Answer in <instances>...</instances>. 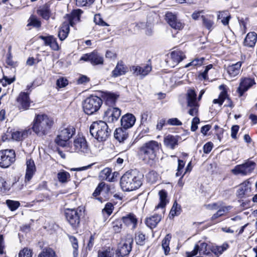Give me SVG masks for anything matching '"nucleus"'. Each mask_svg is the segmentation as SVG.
<instances>
[{"label": "nucleus", "mask_w": 257, "mask_h": 257, "mask_svg": "<svg viewBox=\"0 0 257 257\" xmlns=\"http://www.w3.org/2000/svg\"><path fill=\"white\" fill-rule=\"evenodd\" d=\"M219 88L221 90L219 97L217 99H214L213 102L215 104L218 103L219 106H221L227 98V88L226 85L222 84L219 86Z\"/></svg>", "instance_id": "nucleus-33"}, {"label": "nucleus", "mask_w": 257, "mask_h": 257, "mask_svg": "<svg viewBox=\"0 0 257 257\" xmlns=\"http://www.w3.org/2000/svg\"><path fill=\"white\" fill-rule=\"evenodd\" d=\"M231 207L230 206H223L221 204L219 206V208L217 209V211L211 217V219L214 220L217 218L224 215L225 214L228 212L230 210Z\"/></svg>", "instance_id": "nucleus-37"}, {"label": "nucleus", "mask_w": 257, "mask_h": 257, "mask_svg": "<svg viewBox=\"0 0 257 257\" xmlns=\"http://www.w3.org/2000/svg\"><path fill=\"white\" fill-rule=\"evenodd\" d=\"M250 186L249 182H244L240 184L237 190V196L239 198H242V196L250 192Z\"/></svg>", "instance_id": "nucleus-39"}, {"label": "nucleus", "mask_w": 257, "mask_h": 257, "mask_svg": "<svg viewBox=\"0 0 257 257\" xmlns=\"http://www.w3.org/2000/svg\"><path fill=\"white\" fill-rule=\"evenodd\" d=\"M113 208V204L111 203L108 202L105 204L103 211L107 214L110 215L112 213Z\"/></svg>", "instance_id": "nucleus-62"}, {"label": "nucleus", "mask_w": 257, "mask_h": 257, "mask_svg": "<svg viewBox=\"0 0 257 257\" xmlns=\"http://www.w3.org/2000/svg\"><path fill=\"white\" fill-rule=\"evenodd\" d=\"M167 123L172 125H181L182 124V122L177 118L169 119Z\"/></svg>", "instance_id": "nucleus-64"}, {"label": "nucleus", "mask_w": 257, "mask_h": 257, "mask_svg": "<svg viewBox=\"0 0 257 257\" xmlns=\"http://www.w3.org/2000/svg\"><path fill=\"white\" fill-rule=\"evenodd\" d=\"M255 165L254 162L248 160L242 164L236 165L232 170V172L234 175H248L254 169Z\"/></svg>", "instance_id": "nucleus-11"}, {"label": "nucleus", "mask_w": 257, "mask_h": 257, "mask_svg": "<svg viewBox=\"0 0 257 257\" xmlns=\"http://www.w3.org/2000/svg\"><path fill=\"white\" fill-rule=\"evenodd\" d=\"M7 204L12 211L16 210L20 206L19 202L12 200H7Z\"/></svg>", "instance_id": "nucleus-57"}, {"label": "nucleus", "mask_w": 257, "mask_h": 257, "mask_svg": "<svg viewBox=\"0 0 257 257\" xmlns=\"http://www.w3.org/2000/svg\"><path fill=\"white\" fill-rule=\"evenodd\" d=\"M94 21L95 22L96 24L100 25L101 26H108L106 23L103 21V20L100 17V16L99 15H96L94 16Z\"/></svg>", "instance_id": "nucleus-60"}, {"label": "nucleus", "mask_w": 257, "mask_h": 257, "mask_svg": "<svg viewBox=\"0 0 257 257\" xmlns=\"http://www.w3.org/2000/svg\"><path fill=\"white\" fill-rule=\"evenodd\" d=\"M171 235L170 234H167L162 241V246L164 249L165 254H168L170 250L169 244Z\"/></svg>", "instance_id": "nucleus-44"}, {"label": "nucleus", "mask_w": 257, "mask_h": 257, "mask_svg": "<svg viewBox=\"0 0 257 257\" xmlns=\"http://www.w3.org/2000/svg\"><path fill=\"white\" fill-rule=\"evenodd\" d=\"M83 13V11L80 9L73 10L70 14L67 15V22L69 25L73 26L75 23L78 22L80 20L81 15Z\"/></svg>", "instance_id": "nucleus-24"}, {"label": "nucleus", "mask_w": 257, "mask_h": 257, "mask_svg": "<svg viewBox=\"0 0 257 257\" xmlns=\"http://www.w3.org/2000/svg\"><path fill=\"white\" fill-rule=\"evenodd\" d=\"M80 60L89 62L93 65L103 64V57L96 51L83 55L81 57Z\"/></svg>", "instance_id": "nucleus-12"}, {"label": "nucleus", "mask_w": 257, "mask_h": 257, "mask_svg": "<svg viewBox=\"0 0 257 257\" xmlns=\"http://www.w3.org/2000/svg\"><path fill=\"white\" fill-rule=\"evenodd\" d=\"M40 39L43 40L45 46H49L53 51H59L60 47L58 45L57 39L53 36H40Z\"/></svg>", "instance_id": "nucleus-20"}, {"label": "nucleus", "mask_w": 257, "mask_h": 257, "mask_svg": "<svg viewBox=\"0 0 257 257\" xmlns=\"http://www.w3.org/2000/svg\"><path fill=\"white\" fill-rule=\"evenodd\" d=\"M213 144L211 142H208L204 145L203 151L205 154L209 153L213 148Z\"/></svg>", "instance_id": "nucleus-63"}, {"label": "nucleus", "mask_w": 257, "mask_h": 257, "mask_svg": "<svg viewBox=\"0 0 257 257\" xmlns=\"http://www.w3.org/2000/svg\"><path fill=\"white\" fill-rule=\"evenodd\" d=\"M213 67V65L212 64H209L205 67V70L203 72H201L198 77L200 79H202L204 80L207 79L208 78L207 74L209 70H211Z\"/></svg>", "instance_id": "nucleus-56"}, {"label": "nucleus", "mask_w": 257, "mask_h": 257, "mask_svg": "<svg viewBox=\"0 0 257 257\" xmlns=\"http://www.w3.org/2000/svg\"><path fill=\"white\" fill-rule=\"evenodd\" d=\"M103 98L106 105L109 107H113L116 102L117 96L114 93L106 92L103 95Z\"/></svg>", "instance_id": "nucleus-35"}, {"label": "nucleus", "mask_w": 257, "mask_h": 257, "mask_svg": "<svg viewBox=\"0 0 257 257\" xmlns=\"http://www.w3.org/2000/svg\"><path fill=\"white\" fill-rule=\"evenodd\" d=\"M89 130L92 136L99 142L105 141L110 133L107 123L102 120L93 122Z\"/></svg>", "instance_id": "nucleus-4"}, {"label": "nucleus", "mask_w": 257, "mask_h": 257, "mask_svg": "<svg viewBox=\"0 0 257 257\" xmlns=\"http://www.w3.org/2000/svg\"><path fill=\"white\" fill-rule=\"evenodd\" d=\"M98 257H119L117 250L112 248L108 247L99 250Z\"/></svg>", "instance_id": "nucleus-31"}, {"label": "nucleus", "mask_w": 257, "mask_h": 257, "mask_svg": "<svg viewBox=\"0 0 257 257\" xmlns=\"http://www.w3.org/2000/svg\"><path fill=\"white\" fill-rule=\"evenodd\" d=\"M10 188V186L8 185L5 179L2 177H0V192L4 193L9 190Z\"/></svg>", "instance_id": "nucleus-55"}, {"label": "nucleus", "mask_w": 257, "mask_h": 257, "mask_svg": "<svg viewBox=\"0 0 257 257\" xmlns=\"http://www.w3.org/2000/svg\"><path fill=\"white\" fill-rule=\"evenodd\" d=\"M28 26H32L36 28L41 26V22L35 16H31L28 20Z\"/></svg>", "instance_id": "nucleus-53"}, {"label": "nucleus", "mask_w": 257, "mask_h": 257, "mask_svg": "<svg viewBox=\"0 0 257 257\" xmlns=\"http://www.w3.org/2000/svg\"><path fill=\"white\" fill-rule=\"evenodd\" d=\"M56 84L59 88L64 87L68 84V80L63 77L60 78L57 80Z\"/></svg>", "instance_id": "nucleus-61"}, {"label": "nucleus", "mask_w": 257, "mask_h": 257, "mask_svg": "<svg viewBox=\"0 0 257 257\" xmlns=\"http://www.w3.org/2000/svg\"><path fill=\"white\" fill-rule=\"evenodd\" d=\"M127 71V67L124 64L122 61H119L117 62L114 70L112 71V76L117 77L124 75Z\"/></svg>", "instance_id": "nucleus-27"}, {"label": "nucleus", "mask_w": 257, "mask_h": 257, "mask_svg": "<svg viewBox=\"0 0 257 257\" xmlns=\"http://www.w3.org/2000/svg\"><path fill=\"white\" fill-rule=\"evenodd\" d=\"M188 106L191 107L188 113L191 116H195L198 113L199 105L197 102L196 93L193 89L188 90L187 94Z\"/></svg>", "instance_id": "nucleus-10"}, {"label": "nucleus", "mask_w": 257, "mask_h": 257, "mask_svg": "<svg viewBox=\"0 0 257 257\" xmlns=\"http://www.w3.org/2000/svg\"><path fill=\"white\" fill-rule=\"evenodd\" d=\"M57 177L59 182L66 183L70 180V175L68 172L61 170L57 173Z\"/></svg>", "instance_id": "nucleus-40"}, {"label": "nucleus", "mask_w": 257, "mask_h": 257, "mask_svg": "<svg viewBox=\"0 0 257 257\" xmlns=\"http://www.w3.org/2000/svg\"><path fill=\"white\" fill-rule=\"evenodd\" d=\"M257 41V34L254 32L248 33L244 40V45L248 47H253Z\"/></svg>", "instance_id": "nucleus-29"}, {"label": "nucleus", "mask_w": 257, "mask_h": 257, "mask_svg": "<svg viewBox=\"0 0 257 257\" xmlns=\"http://www.w3.org/2000/svg\"><path fill=\"white\" fill-rule=\"evenodd\" d=\"M111 174V170L109 168H106L101 171L100 176L103 180L110 181L112 180Z\"/></svg>", "instance_id": "nucleus-46"}, {"label": "nucleus", "mask_w": 257, "mask_h": 257, "mask_svg": "<svg viewBox=\"0 0 257 257\" xmlns=\"http://www.w3.org/2000/svg\"><path fill=\"white\" fill-rule=\"evenodd\" d=\"M178 137L172 135H168L164 138V143L168 148L174 149L178 145Z\"/></svg>", "instance_id": "nucleus-30"}, {"label": "nucleus", "mask_w": 257, "mask_h": 257, "mask_svg": "<svg viewBox=\"0 0 257 257\" xmlns=\"http://www.w3.org/2000/svg\"><path fill=\"white\" fill-rule=\"evenodd\" d=\"M114 136L119 142H122L127 138L128 134L127 130L119 127L116 129Z\"/></svg>", "instance_id": "nucleus-34"}, {"label": "nucleus", "mask_w": 257, "mask_h": 257, "mask_svg": "<svg viewBox=\"0 0 257 257\" xmlns=\"http://www.w3.org/2000/svg\"><path fill=\"white\" fill-rule=\"evenodd\" d=\"M16 160V154L14 150L6 149L0 151V167L8 168Z\"/></svg>", "instance_id": "nucleus-8"}, {"label": "nucleus", "mask_w": 257, "mask_h": 257, "mask_svg": "<svg viewBox=\"0 0 257 257\" xmlns=\"http://www.w3.org/2000/svg\"><path fill=\"white\" fill-rule=\"evenodd\" d=\"M210 250L206 243L201 242L196 244L192 251L187 253V257H192L196 255L198 252L200 254L209 255L210 253Z\"/></svg>", "instance_id": "nucleus-17"}, {"label": "nucleus", "mask_w": 257, "mask_h": 257, "mask_svg": "<svg viewBox=\"0 0 257 257\" xmlns=\"http://www.w3.org/2000/svg\"><path fill=\"white\" fill-rule=\"evenodd\" d=\"M75 133V128L72 126L62 127L60 128L55 143L59 146L64 147L69 144V140Z\"/></svg>", "instance_id": "nucleus-5"}, {"label": "nucleus", "mask_w": 257, "mask_h": 257, "mask_svg": "<svg viewBox=\"0 0 257 257\" xmlns=\"http://www.w3.org/2000/svg\"><path fill=\"white\" fill-rule=\"evenodd\" d=\"M121 114V110L117 107H109L104 112V118L108 122L117 121Z\"/></svg>", "instance_id": "nucleus-14"}, {"label": "nucleus", "mask_w": 257, "mask_h": 257, "mask_svg": "<svg viewBox=\"0 0 257 257\" xmlns=\"http://www.w3.org/2000/svg\"><path fill=\"white\" fill-rule=\"evenodd\" d=\"M105 184L103 182L100 183L96 189L95 190L94 192L93 193V196L94 197H96L98 196L101 191H102L103 189H105Z\"/></svg>", "instance_id": "nucleus-59"}, {"label": "nucleus", "mask_w": 257, "mask_h": 257, "mask_svg": "<svg viewBox=\"0 0 257 257\" xmlns=\"http://www.w3.org/2000/svg\"><path fill=\"white\" fill-rule=\"evenodd\" d=\"M166 20L169 25L175 30H181L184 24L177 19L176 16L172 13L168 12L166 14Z\"/></svg>", "instance_id": "nucleus-18"}, {"label": "nucleus", "mask_w": 257, "mask_h": 257, "mask_svg": "<svg viewBox=\"0 0 257 257\" xmlns=\"http://www.w3.org/2000/svg\"><path fill=\"white\" fill-rule=\"evenodd\" d=\"M32 250L28 247H25L22 249L19 254V257H32Z\"/></svg>", "instance_id": "nucleus-54"}, {"label": "nucleus", "mask_w": 257, "mask_h": 257, "mask_svg": "<svg viewBox=\"0 0 257 257\" xmlns=\"http://www.w3.org/2000/svg\"><path fill=\"white\" fill-rule=\"evenodd\" d=\"M95 0H75V5L79 7H89L91 6Z\"/></svg>", "instance_id": "nucleus-50"}, {"label": "nucleus", "mask_w": 257, "mask_h": 257, "mask_svg": "<svg viewBox=\"0 0 257 257\" xmlns=\"http://www.w3.org/2000/svg\"><path fill=\"white\" fill-rule=\"evenodd\" d=\"M161 145L157 142L152 141L146 143L140 149L141 155L147 164L152 165L156 158Z\"/></svg>", "instance_id": "nucleus-3"}, {"label": "nucleus", "mask_w": 257, "mask_h": 257, "mask_svg": "<svg viewBox=\"0 0 257 257\" xmlns=\"http://www.w3.org/2000/svg\"><path fill=\"white\" fill-rule=\"evenodd\" d=\"M170 58L173 62L172 66L174 67L185 58V55L182 51L176 50L171 53Z\"/></svg>", "instance_id": "nucleus-28"}, {"label": "nucleus", "mask_w": 257, "mask_h": 257, "mask_svg": "<svg viewBox=\"0 0 257 257\" xmlns=\"http://www.w3.org/2000/svg\"><path fill=\"white\" fill-rule=\"evenodd\" d=\"M26 165L27 169L25 175V180L29 181L34 175L36 169L34 162L31 159H27Z\"/></svg>", "instance_id": "nucleus-23"}, {"label": "nucleus", "mask_w": 257, "mask_h": 257, "mask_svg": "<svg viewBox=\"0 0 257 257\" xmlns=\"http://www.w3.org/2000/svg\"><path fill=\"white\" fill-rule=\"evenodd\" d=\"M120 184L123 191H132L138 189L142 185V178L135 172H126L121 177Z\"/></svg>", "instance_id": "nucleus-2"}, {"label": "nucleus", "mask_w": 257, "mask_h": 257, "mask_svg": "<svg viewBox=\"0 0 257 257\" xmlns=\"http://www.w3.org/2000/svg\"><path fill=\"white\" fill-rule=\"evenodd\" d=\"M159 195L160 196V202L156 207V209H158L159 208L163 209L168 202L167 200V192L165 190H162L159 192Z\"/></svg>", "instance_id": "nucleus-43"}, {"label": "nucleus", "mask_w": 257, "mask_h": 257, "mask_svg": "<svg viewBox=\"0 0 257 257\" xmlns=\"http://www.w3.org/2000/svg\"><path fill=\"white\" fill-rule=\"evenodd\" d=\"M152 69V66L147 64L142 66H133L131 68V71L135 75L143 78L151 71Z\"/></svg>", "instance_id": "nucleus-16"}, {"label": "nucleus", "mask_w": 257, "mask_h": 257, "mask_svg": "<svg viewBox=\"0 0 257 257\" xmlns=\"http://www.w3.org/2000/svg\"><path fill=\"white\" fill-rule=\"evenodd\" d=\"M145 235L141 232H138L136 234L135 240L137 244L143 245L145 243Z\"/></svg>", "instance_id": "nucleus-51"}, {"label": "nucleus", "mask_w": 257, "mask_h": 257, "mask_svg": "<svg viewBox=\"0 0 257 257\" xmlns=\"http://www.w3.org/2000/svg\"><path fill=\"white\" fill-rule=\"evenodd\" d=\"M53 124V120L48 115L39 114L35 117L32 128L38 136H44L49 133Z\"/></svg>", "instance_id": "nucleus-1"}, {"label": "nucleus", "mask_w": 257, "mask_h": 257, "mask_svg": "<svg viewBox=\"0 0 257 257\" xmlns=\"http://www.w3.org/2000/svg\"><path fill=\"white\" fill-rule=\"evenodd\" d=\"M203 26L208 30L211 31L213 28L214 22L213 20L208 19L202 16Z\"/></svg>", "instance_id": "nucleus-48"}, {"label": "nucleus", "mask_w": 257, "mask_h": 257, "mask_svg": "<svg viewBox=\"0 0 257 257\" xmlns=\"http://www.w3.org/2000/svg\"><path fill=\"white\" fill-rule=\"evenodd\" d=\"M84 208L79 206L75 209H67L65 211V216L67 221L74 228L78 226L80 218L84 215Z\"/></svg>", "instance_id": "nucleus-6"}, {"label": "nucleus", "mask_w": 257, "mask_h": 257, "mask_svg": "<svg viewBox=\"0 0 257 257\" xmlns=\"http://www.w3.org/2000/svg\"><path fill=\"white\" fill-rule=\"evenodd\" d=\"M69 32V25L68 22H63L58 33V37L61 41L65 40Z\"/></svg>", "instance_id": "nucleus-36"}, {"label": "nucleus", "mask_w": 257, "mask_h": 257, "mask_svg": "<svg viewBox=\"0 0 257 257\" xmlns=\"http://www.w3.org/2000/svg\"><path fill=\"white\" fill-rule=\"evenodd\" d=\"M255 83L254 79L250 78L241 79L239 86L237 88V92L239 94V96H242L243 93Z\"/></svg>", "instance_id": "nucleus-19"}, {"label": "nucleus", "mask_w": 257, "mask_h": 257, "mask_svg": "<svg viewBox=\"0 0 257 257\" xmlns=\"http://www.w3.org/2000/svg\"><path fill=\"white\" fill-rule=\"evenodd\" d=\"M37 13L43 19L48 20L50 18L51 13L50 4H46L43 6L40 7Z\"/></svg>", "instance_id": "nucleus-38"}, {"label": "nucleus", "mask_w": 257, "mask_h": 257, "mask_svg": "<svg viewBox=\"0 0 257 257\" xmlns=\"http://www.w3.org/2000/svg\"><path fill=\"white\" fill-rule=\"evenodd\" d=\"M133 242V237L127 236V238L119 244L117 250L118 253L119 254V256H124L128 255L132 250Z\"/></svg>", "instance_id": "nucleus-13"}, {"label": "nucleus", "mask_w": 257, "mask_h": 257, "mask_svg": "<svg viewBox=\"0 0 257 257\" xmlns=\"http://www.w3.org/2000/svg\"><path fill=\"white\" fill-rule=\"evenodd\" d=\"M17 106L20 110H26L29 108L32 102L29 95L26 92H21L17 99Z\"/></svg>", "instance_id": "nucleus-15"}, {"label": "nucleus", "mask_w": 257, "mask_h": 257, "mask_svg": "<svg viewBox=\"0 0 257 257\" xmlns=\"http://www.w3.org/2000/svg\"><path fill=\"white\" fill-rule=\"evenodd\" d=\"M178 167L177 170V173H176V176L177 177H179L181 175L182 171V170L183 169L185 163L183 160L178 159Z\"/></svg>", "instance_id": "nucleus-58"}, {"label": "nucleus", "mask_w": 257, "mask_h": 257, "mask_svg": "<svg viewBox=\"0 0 257 257\" xmlns=\"http://www.w3.org/2000/svg\"><path fill=\"white\" fill-rule=\"evenodd\" d=\"M30 128H27L21 131H16L12 134V138L17 141H21L25 139L31 134Z\"/></svg>", "instance_id": "nucleus-25"}, {"label": "nucleus", "mask_w": 257, "mask_h": 257, "mask_svg": "<svg viewBox=\"0 0 257 257\" xmlns=\"http://www.w3.org/2000/svg\"><path fill=\"white\" fill-rule=\"evenodd\" d=\"M181 212V206L176 202H174L170 212V214L174 217L180 214Z\"/></svg>", "instance_id": "nucleus-52"}, {"label": "nucleus", "mask_w": 257, "mask_h": 257, "mask_svg": "<svg viewBox=\"0 0 257 257\" xmlns=\"http://www.w3.org/2000/svg\"><path fill=\"white\" fill-rule=\"evenodd\" d=\"M69 240L71 243L72 246L73 248V257H77L78 256V240L77 238L71 236L69 237Z\"/></svg>", "instance_id": "nucleus-47"}, {"label": "nucleus", "mask_w": 257, "mask_h": 257, "mask_svg": "<svg viewBox=\"0 0 257 257\" xmlns=\"http://www.w3.org/2000/svg\"><path fill=\"white\" fill-rule=\"evenodd\" d=\"M229 247L227 243H224L221 246H213L211 249V252L213 253L217 257L221 254Z\"/></svg>", "instance_id": "nucleus-41"}, {"label": "nucleus", "mask_w": 257, "mask_h": 257, "mask_svg": "<svg viewBox=\"0 0 257 257\" xmlns=\"http://www.w3.org/2000/svg\"><path fill=\"white\" fill-rule=\"evenodd\" d=\"M204 61V58H196L193 60L191 62L186 65L185 67L187 68L190 66H199L203 64Z\"/></svg>", "instance_id": "nucleus-49"}, {"label": "nucleus", "mask_w": 257, "mask_h": 257, "mask_svg": "<svg viewBox=\"0 0 257 257\" xmlns=\"http://www.w3.org/2000/svg\"><path fill=\"white\" fill-rule=\"evenodd\" d=\"M161 219L162 216L161 215L154 214L146 218V224L150 228H154L156 227Z\"/></svg>", "instance_id": "nucleus-32"}, {"label": "nucleus", "mask_w": 257, "mask_h": 257, "mask_svg": "<svg viewBox=\"0 0 257 257\" xmlns=\"http://www.w3.org/2000/svg\"><path fill=\"white\" fill-rule=\"evenodd\" d=\"M230 16L227 11L219 12L217 15V19L221 20L222 24L224 26L228 25Z\"/></svg>", "instance_id": "nucleus-42"}, {"label": "nucleus", "mask_w": 257, "mask_h": 257, "mask_svg": "<svg viewBox=\"0 0 257 257\" xmlns=\"http://www.w3.org/2000/svg\"><path fill=\"white\" fill-rule=\"evenodd\" d=\"M122 221L126 226L132 229H134L137 227L138 219L136 215L133 213H130L123 216Z\"/></svg>", "instance_id": "nucleus-22"}, {"label": "nucleus", "mask_w": 257, "mask_h": 257, "mask_svg": "<svg viewBox=\"0 0 257 257\" xmlns=\"http://www.w3.org/2000/svg\"><path fill=\"white\" fill-rule=\"evenodd\" d=\"M73 150L80 154L87 155L90 153V149L83 137L78 136L73 142Z\"/></svg>", "instance_id": "nucleus-9"}, {"label": "nucleus", "mask_w": 257, "mask_h": 257, "mask_svg": "<svg viewBox=\"0 0 257 257\" xmlns=\"http://www.w3.org/2000/svg\"><path fill=\"white\" fill-rule=\"evenodd\" d=\"M136 120V117L133 114L127 113L123 115L121 118V127L125 130H127L134 125Z\"/></svg>", "instance_id": "nucleus-21"}, {"label": "nucleus", "mask_w": 257, "mask_h": 257, "mask_svg": "<svg viewBox=\"0 0 257 257\" xmlns=\"http://www.w3.org/2000/svg\"><path fill=\"white\" fill-rule=\"evenodd\" d=\"M102 103V101L100 97L92 95L84 100L83 104L84 111L91 115L99 110Z\"/></svg>", "instance_id": "nucleus-7"}, {"label": "nucleus", "mask_w": 257, "mask_h": 257, "mask_svg": "<svg viewBox=\"0 0 257 257\" xmlns=\"http://www.w3.org/2000/svg\"><path fill=\"white\" fill-rule=\"evenodd\" d=\"M38 257H57L55 252L51 248H44Z\"/></svg>", "instance_id": "nucleus-45"}, {"label": "nucleus", "mask_w": 257, "mask_h": 257, "mask_svg": "<svg viewBox=\"0 0 257 257\" xmlns=\"http://www.w3.org/2000/svg\"><path fill=\"white\" fill-rule=\"evenodd\" d=\"M242 62L240 61L236 62L235 64L229 65L226 68V71L229 76L231 78H233L238 75L240 72V68Z\"/></svg>", "instance_id": "nucleus-26"}]
</instances>
